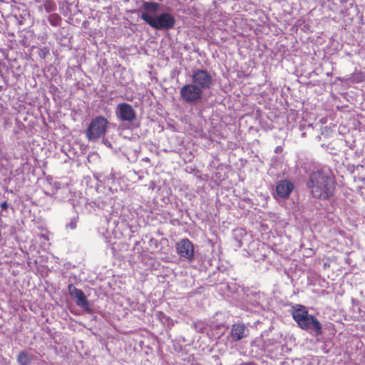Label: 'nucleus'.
I'll return each mask as SVG.
<instances>
[{
	"label": "nucleus",
	"instance_id": "nucleus-1",
	"mask_svg": "<svg viewBox=\"0 0 365 365\" xmlns=\"http://www.w3.org/2000/svg\"><path fill=\"white\" fill-rule=\"evenodd\" d=\"M336 184V180L333 175L322 170H317L309 174L307 187L312 197L327 200L334 196Z\"/></svg>",
	"mask_w": 365,
	"mask_h": 365
},
{
	"label": "nucleus",
	"instance_id": "nucleus-2",
	"mask_svg": "<svg viewBox=\"0 0 365 365\" xmlns=\"http://www.w3.org/2000/svg\"><path fill=\"white\" fill-rule=\"evenodd\" d=\"M291 314L302 329H312L317 336L322 334V324L314 316L309 314L308 310L304 305L296 304L293 306L291 309Z\"/></svg>",
	"mask_w": 365,
	"mask_h": 365
},
{
	"label": "nucleus",
	"instance_id": "nucleus-3",
	"mask_svg": "<svg viewBox=\"0 0 365 365\" xmlns=\"http://www.w3.org/2000/svg\"><path fill=\"white\" fill-rule=\"evenodd\" d=\"M291 314L302 329H312L317 336L322 334V324L314 316L309 314L308 310L304 305L296 304L293 306L291 309Z\"/></svg>",
	"mask_w": 365,
	"mask_h": 365
},
{
	"label": "nucleus",
	"instance_id": "nucleus-4",
	"mask_svg": "<svg viewBox=\"0 0 365 365\" xmlns=\"http://www.w3.org/2000/svg\"><path fill=\"white\" fill-rule=\"evenodd\" d=\"M140 18L156 30H170L174 28L176 23L174 16L167 12L161 13L155 17L151 16L147 12H142Z\"/></svg>",
	"mask_w": 365,
	"mask_h": 365
},
{
	"label": "nucleus",
	"instance_id": "nucleus-5",
	"mask_svg": "<svg viewBox=\"0 0 365 365\" xmlns=\"http://www.w3.org/2000/svg\"><path fill=\"white\" fill-rule=\"evenodd\" d=\"M108 120L103 116L93 119L86 130V137L89 140H96L103 136L108 128Z\"/></svg>",
	"mask_w": 365,
	"mask_h": 365
},
{
	"label": "nucleus",
	"instance_id": "nucleus-6",
	"mask_svg": "<svg viewBox=\"0 0 365 365\" xmlns=\"http://www.w3.org/2000/svg\"><path fill=\"white\" fill-rule=\"evenodd\" d=\"M203 91L193 83L183 86L180 91L181 98L187 103L194 104L200 101L202 98Z\"/></svg>",
	"mask_w": 365,
	"mask_h": 365
},
{
	"label": "nucleus",
	"instance_id": "nucleus-7",
	"mask_svg": "<svg viewBox=\"0 0 365 365\" xmlns=\"http://www.w3.org/2000/svg\"><path fill=\"white\" fill-rule=\"evenodd\" d=\"M191 78L192 83L199 86L201 91L203 89H210L213 85L212 76L210 73L205 69L195 71Z\"/></svg>",
	"mask_w": 365,
	"mask_h": 365
},
{
	"label": "nucleus",
	"instance_id": "nucleus-8",
	"mask_svg": "<svg viewBox=\"0 0 365 365\" xmlns=\"http://www.w3.org/2000/svg\"><path fill=\"white\" fill-rule=\"evenodd\" d=\"M176 251L178 255L189 261H192L194 258V246L192 242L187 238L182 239L176 243Z\"/></svg>",
	"mask_w": 365,
	"mask_h": 365
},
{
	"label": "nucleus",
	"instance_id": "nucleus-9",
	"mask_svg": "<svg viewBox=\"0 0 365 365\" xmlns=\"http://www.w3.org/2000/svg\"><path fill=\"white\" fill-rule=\"evenodd\" d=\"M70 295L75 299L76 304L85 309H88L89 303L83 292L76 288L73 284H69L68 287Z\"/></svg>",
	"mask_w": 365,
	"mask_h": 365
},
{
	"label": "nucleus",
	"instance_id": "nucleus-10",
	"mask_svg": "<svg viewBox=\"0 0 365 365\" xmlns=\"http://www.w3.org/2000/svg\"><path fill=\"white\" fill-rule=\"evenodd\" d=\"M117 110L119 118L122 120L132 122L135 119V112L130 104L126 103H120Z\"/></svg>",
	"mask_w": 365,
	"mask_h": 365
},
{
	"label": "nucleus",
	"instance_id": "nucleus-11",
	"mask_svg": "<svg viewBox=\"0 0 365 365\" xmlns=\"http://www.w3.org/2000/svg\"><path fill=\"white\" fill-rule=\"evenodd\" d=\"M294 188V184L288 180L279 181L276 186L277 195L283 199L288 198Z\"/></svg>",
	"mask_w": 365,
	"mask_h": 365
},
{
	"label": "nucleus",
	"instance_id": "nucleus-12",
	"mask_svg": "<svg viewBox=\"0 0 365 365\" xmlns=\"http://www.w3.org/2000/svg\"><path fill=\"white\" fill-rule=\"evenodd\" d=\"M246 327L243 324H234L232 326L230 334L233 341H240L246 337L245 334Z\"/></svg>",
	"mask_w": 365,
	"mask_h": 365
},
{
	"label": "nucleus",
	"instance_id": "nucleus-13",
	"mask_svg": "<svg viewBox=\"0 0 365 365\" xmlns=\"http://www.w3.org/2000/svg\"><path fill=\"white\" fill-rule=\"evenodd\" d=\"M142 7L145 10L144 12L155 13L159 10L160 4L153 1H143Z\"/></svg>",
	"mask_w": 365,
	"mask_h": 365
},
{
	"label": "nucleus",
	"instance_id": "nucleus-14",
	"mask_svg": "<svg viewBox=\"0 0 365 365\" xmlns=\"http://www.w3.org/2000/svg\"><path fill=\"white\" fill-rule=\"evenodd\" d=\"M17 361L20 365H29L31 361L30 355L25 351H21L17 356Z\"/></svg>",
	"mask_w": 365,
	"mask_h": 365
},
{
	"label": "nucleus",
	"instance_id": "nucleus-15",
	"mask_svg": "<svg viewBox=\"0 0 365 365\" xmlns=\"http://www.w3.org/2000/svg\"><path fill=\"white\" fill-rule=\"evenodd\" d=\"M48 22L53 26H58L61 24V17L57 14H51L48 18Z\"/></svg>",
	"mask_w": 365,
	"mask_h": 365
},
{
	"label": "nucleus",
	"instance_id": "nucleus-16",
	"mask_svg": "<svg viewBox=\"0 0 365 365\" xmlns=\"http://www.w3.org/2000/svg\"><path fill=\"white\" fill-rule=\"evenodd\" d=\"M44 9L46 12L49 13L56 10V6L52 1L48 0L44 3Z\"/></svg>",
	"mask_w": 365,
	"mask_h": 365
},
{
	"label": "nucleus",
	"instance_id": "nucleus-17",
	"mask_svg": "<svg viewBox=\"0 0 365 365\" xmlns=\"http://www.w3.org/2000/svg\"><path fill=\"white\" fill-rule=\"evenodd\" d=\"M67 227L71 230L76 229L77 227V219L76 218L71 219V222L68 223Z\"/></svg>",
	"mask_w": 365,
	"mask_h": 365
},
{
	"label": "nucleus",
	"instance_id": "nucleus-18",
	"mask_svg": "<svg viewBox=\"0 0 365 365\" xmlns=\"http://www.w3.org/2000/svg\"><path fill=\"white\" fill-rule=\"evenodd\" d=\"M0 206H1V209L4 210H7L9 208V204L7 203L6 201L2 202L0 205Z\"/></svg>",
	"mask_w": 365,
	"mask_h": 365
},
{
	"label": "nucleus",
	"instance_id": "nucleus-19",
	"mask_svg": "<svg viewBox=\"0 0 365 365\" xmlns=\"http://www.w3.org/2000/svg\"><path fill=\"white\" fill-rule=\"evenodd\" d=\"M279 150H282V147H277L276 150H275V152L277 153V152H279Z\"/></svg>",
	"mask_w": 365,
	"mask_h": 365
}]
</instances>
